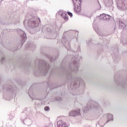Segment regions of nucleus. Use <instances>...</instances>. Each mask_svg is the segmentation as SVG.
<instances>
[{"mask_svg":"<svg viewBox=\"0 0 127 127\" xmlns=\"http://www.w3.org/2000/svg\"><path fill=\"white\" fill-rule=\"evenodd\" d=\"M58 127H67V124L63 121H60L57 123Z\"/></svg>","mask_w":127,"mask_h":127,"instance_id":"obj_3","label":"nucleus"},{"mask_svg":"<svg viewBox=\"0 0 127 127\" xmlns=\"http://www.w3.org/2000/svg\"><path fill=\"white\" fill-rule=\"evenodd\" d=\"M69 116L71 117H76V116H80V110L77 111H71L69 113Z\"/></svg>","mask_w":127,"mask_h":127,"instance_id":"obj_2","label":"nucleus"},{"mask_svg":"<svg viewBox=\"0 0 127 127\" xmlns=\"http://www.w3.org/2000/svg\"><path fill=\"white\" fill-rule=\"evenodd\" d=\"M119 25H120V27H121V28H124V27H126V24H125V23H124V22H123V21H119Z\"/></svg>","mask_w":127,"mask_h":127,"instance_id":"obj_7","label":"nucleus"},{"mask_svg":"<svg viewBox=\"0 0 127 127\" xmlns=\"http://www.w3.org/2000/svg\"><path fill=\"white\" fill-rule=\"evenodd\" d=\"M108 119L109 118H110L109 120H112V119H113V115H112V114H109L108 116Z\"/></svg>","mask_w":127,"mask_h":127,"instance_id":"obj_8","label":"nucleus"},{"mask_svg":"<svg viewBox=\"0 0 127 127\" xmlns=\"http://www.w3.org/2000/svg\"><path fill=\"white\" fill-rule=\"evenodd\" d=\"M102 17L103 18V19H104V20H107L108 19H110V15H107L105 14H103L101 15Z\"/></svg>","mask_w":127,"mask_h":127,"instance_id":"obj_6","label":"nucleus"},{"mask_svg":"<svg viewBox=\"0 0 127 127\" xmlns=\"http://www.w3.org/2000/svg\"><path fill=\"white\" fill-rule=\"evenodd\" d=\"M73 4H78L80 5L82 3V0H72Z\"/></svg>","mask_w":127,"mask_h":127,"instance_id":"obj_4","label":"nucleus"},{"mask_svg":"<svg viewBox=\"0 0 127 127\" xmlns=\"http://www.w3.org/2000/svg\"><path fill=\"white\" fill-rule=\"evenodd\" d=\"M45 111H49V107H45Z\"/></svg>","mask_w":127,"mask_h":127,"instance_id":"obj_10","label":"nucleus"},{"mask_svg":"<svg viewBox=\"0 0 127 127\" xmlns=\"http://www.w3.org/2000/svg\"><path fill=\"white\" fill-rule=\"evenodd\" d=\"M67 14H68V15H69V16H73V14H72V13L70 12H68Z\"/></svg>","mask_w":127,"mask_h":127,"instance_id":"obj_9","label":"nucleus"},{"mask_svg":"<svg viewBox=\"0 0 127 127\" xmlns=\"http://www.w3.org/2000/svg\"><path fill=\"white\" fill-rule=\"evenodd\" d=\"M62 16L63 17L65 21H67L68 20V15L65 12H63L62 14Z\"/></svg>","mask_w":127,"mask_h":127,"instance_id":"obj_5","label":"nucleus"},{"mask_svg":"<svg viewBox=\"0 0 127 127\" xmlns=\"http://www.w3.org/2000/svg\"><path fill=\"white\" fill-rule=\"evenodd\" d=\"M74 6V11L76 13H78V12H81V4L79 5V4H73Z\"/></svg>","mask_w":127,"mask_h":127,"instance_id":"obj_1","label":"nucleus"}]
</instances>
